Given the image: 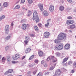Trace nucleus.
Wrapping results in <instances>:
<instances>
[{
	"label": "nucleus",
	"instance_id": "obj_34",
	"mask_svg": "<svg viewBox=\"0 0 76 76\" xmlns=\"http://www.w3.org/2000/svg\"><path fill=\"white\" fill-rule=\"evenodd\" d=\"M73 66L76 67V61H74L73 64Z\"/></svg>",
	"mask_w": 76,
	"mask_h": 76
},
{
	"label": "nucleus",
	"instance_id": "obj_53",
	"mask_svg": "<svg viewBox=\"0 0 76 76\" xmlns=\"http://www.w3.org/2000/svg\"><path fill=\"white\" fill-rule=\"evenodd\" d=\"M44 66L45 67H47L48 65H47L46 64H45V65H44Z\"/></svg>",
	"mask_w": 76,
	"mask_h": 76
},
{
	"label": "nucleus",
	"instance_id": "obj_33",
	"mask_svg": "<svg viewBox=\"0 0 76 76\" xmlns=\"http://www.w3.org/2000/svg\"><path fill=\"white\" fill-rule=\"evenodd\" d=\"M2 10H3V7H2V6H1V3H0V12H1Z\"/></svg>",
	"mask_w": 76,
	"mask_h": 76
},
{
	"label": "nucleus",
	"instance_id": "obj_11",
	"mask_svg": "<svg viewBox=\"0 0 76 76\" xmlns=\"http://www.w3.org/2000/svg\"><path fill=\"white\" fill-rule=\"evenodd\" d=\"M39 8L40 10L42 11L43 10V4H39Z\"/></svg>",
	"mask_w": 76,
	"mask_h": 76
},
{
	"label": "nucleus",
	"instance_id": "obj_56",
	"mask_svg": "<svg viewBox=\"0 0 76 76\" xmlns=\"http://www.w3.org/2000/svg\"><path fill=\"white\" fill-rule=\"evenodd\" d=\"M35 36V35L34 34H31V36L32 37H34Z\"/></svg>",
	"mask_w": 76,
	"mask_h": 76
},
{
	"label": "nucleus",
	"instance_id": "obj_24",
	"mask_svg": "<svg viewBox=\"0 0 76 76\" xmlns=\"http://www.w3.org/2000/svg\"><path fill=\"white\" fill-rule=\"evenodd\" d=\"M26 40L28 41V42L29 41V40H30L29 37L28 36H26Z\"/></svg>",
	"mask_w": 76,
	"mask_h": 76
},
{
	"label": "nucleus",
	"instance_id": "obj_57",
	"mask_svg": "<svg viewBox=\"0 0 76 76\" xmlns=\"http://www.w3.org/2000/svg\"><path fill=\"white\" fill-rule=\"evenodd\" d=\"M30 73H31V72H30V71H29V72H28V73H27V74H28V75H29V74H30Z\"/></svg>",
	"mask_w": 76,
	"mask_h": 76
},
{
	"label": "nucleus",
	"instance_id": "obj_63",
	"mask_svg": "<svg viewBox=\"0 0 76 76\" xmlns=\"http://www.w3.org/2000/svg\"><path fill=\"white\" fill-rule=\"evenodd\" d=\"M26 76H31V75H28Z\"/></svg>",
	"mask_w": 76,
	"mask_h": 76
},
{
	"label": "nucleus",
	"instance_id": "obj_37",
	"mask_svg": "<svg viewBox=\"0 0 76 76\" xmlns=\"http://www.w3.org/2000/svg\"><path fill=\"white\" fill-rule=\"evenodd\" d=\"M34 62L35 63H39V61L37 59H35L34 61Z\"/></svg>",
	"mask_w": 76,
	"mask_h": 76
},
{
	"label": "nucleus",
	"instance_id": "obj_48",
	"mask_svg": "<svg viewBox=\"0 0 76 76\" xmlns=\"http://www.w3.org/2000/svg\"><path fill=\"white\" fill-rule=\"evenodd\" d=\"M67 1L69 3H72V1L71 0H67Z\"/></svg>",
	"mask_w": 76,
	"mask_h": 76
},
{
	"label": "nucleus",
	"instance_id": "obj_54",
	"mask_svg": "<svg viewBox=\"0 0 76 76\" xmlns=\"http://www.w3.org/2000/svg\"><path fill=\"white\" fill-rule=\"evenodd\" d=\"M44 45H48L47 43V42H45V43L44 44Z\"/></svg>",
	"mask_w": 76,
	"mask_h": 76
},
{
	"label": "nucleus",
	"instance_id": "obj_35",
	"mask_svg": "<svg viewBox=\"0 0 76 76\" xmlns=\"http://www.w3.org/2000/svg\"><path fill=\"white\" fill-rule=\"evenodd\" d=\"M37 76H42V74L41 72H39L37 75Z\"/></svg>",
	"mask_w": 76,
	"mask_h": 76
},
{
	"label": "nucleus",
	"instance_id": "obj_36",
	"mask_svg": "<svg viewBox=\"0 0 76 76\" xmlns=\"http://www.w3.org/2000/svg\"><path fill=\"white\" fill-rule=\"evenodd\" d=\"M49 25V23H47V24H45V27H48V26Z\"/></svg>",
	"mask_w": 76,
	"mask_h": 76
},
{
	"label": "nucleus",
	"instance_id": "obj_39",
	"mask_svg": "<svg viewBox=\"0 0 76 76\" xmlns=\"http://www.w3.org/2000/svg\"><path fill=\"white\" fill-rule=\"evenodd\" d=\"M8 72L10 73H12V72H13V70L12 69H10L8 70Z\"/></svg>",
	"mask_w": 76,
	"mask_h": 76
},
{
	"label": "nucleus",
	"instance_id": "obj_15",
	"mask_svg": "<svg viewBox=\"0 0 76 76\" xmlns=\"http://www.w3.org/2000/svg\"><path fill=\"white\" fill-rule=\"evenodd\" d=\"M69 56H66V57L64 59L63 61L62 62V63H65V62L67 61V60H68V59H69Z\"/></svg>",
	"mask_w": 76,
	"mask_h": 76
},
{
	"label": "nucleus",
	"instance_id": "obj_22",
	"mask_svg": "<svg viewBox=\"0 0 76 76\" xmlns=\"http://www.w3.org/2000/svg\"><path fill=\"white\" fill-rule=\"evenodd\" d=\"M5 18V16L4 15H2L0 17V21H1L2 19H4Z\"/></svg>",
	"mask_w": 76,
	"mask_h": 76
},
{
	"label": "nucleus",
	"instance_id": "obj_61",
	"mask_svg": "<svg viewBox=\"0 0 76 76\" xmlns=\"http://www.w3.org/2000/svg\"><path fill=\"white\" fill-rule=\"evenodd\" d=\"M1 58V55H0V58Z\"/></svg>",
	"mask_w": 76,
	"mask_h": 76
},
{
	"label": "nucleus",
	"instance_id": "obj_23",
	"mask_svg": "<svg viewBox=\"0 0 76 76\" xmlns=\"http://www.w3.org/2000/svg\"><path fill=\"white\" fill-rule=\"evenodd\" d=\"M32 13V12L31 11H29L27 16L28 17L30 16L31 15Z\"/></svg>",
	"mask_w": 76,
	"mask_h": 76
},
{
	"label": "nucleus",
	"instance_id": "obj_38",
	"mask_svg": "<svg viewBox=\"0 0 76 76\" xmlns=\"http://www.w3.org/2000/svg\"><path fill=\"white\" fill-rule=\"evenodd\" d=\"M13 25H14V24H13V23L12 22L11 23V27L12 28H13Z\"/></svg>",
	"mask_w": 76,
	"mask_h": 76
},
{
	"label": "nucleus",
	"instance_id": "obj_2",
	"mask_svg": "<svg viewBox=\"0 0 76 76\" xmlns=\"http://www.w3.org/2000/svg\"><path fill=\"white\" fill-rule=\"evenodd\" d=\"M37 14V12L35 11L34 13V15L33 18V20H35L36 22L37 23L39 21V17L38 16Z\"/></svg>",
	"mask_w": 76,
	"mask_h": 76
},
{
	"label": "nucleus",
	"instance_id": "obj_46",
	"mask_svg": "<svg viewBox=\"0 0 76 76\" xmlns=\"http://www.w3.org/2000/svg\"><path fill=\"white\" fill-rule=\"evenodd\" d=\"M28 40H25L24 41V42H25V44L26 45L28 44Z\"/></svg>",
	"mask_w": 76,
	"mask_h": 76
},
{
	"label": "nucleus",
	"instance_id": "obj_21",
	"mask_svg": "<svg viewBox=\"0 0 76 76\" xmlns=\"http://www.w3.org/2000/svg\"><path fill=\"white\" fill-rule=\"evenodd\" d=\"M7 59L8 62L10 61V56H7Z\"/></svg>",
	"mask_w": 76,
	"mask_h": 76
},
{
	"label": "nucleus",
	"instance_id": "obj_41",
	"mask_svg": "<svg viewBox=\"0 0 76 76\" xmlns=\"http://www.w3.org/2000/svg\"><path fill=\"white\" fill-rule=\"evenodd\" d=\"M9 73H9V71H6L5 72V73H4V75H8V74H9Z\"/></svg>",
	"mask_w": 76,
	"mask_h": 76
},
{
	"label": "nucleus",
	"instance_id": "obj_17",
	"mask_svg": "<svg viewBox=\"0 0 76 76\" xmlns=\"http://www.w3.org/2000/svg\"><path fill=\"white\" fill-rule=\"evenodd\" d=\"M6 61V58L4 57H3L2 58L1 61L2 63L4 64Z\"/></svg>",
	"mask_w": 76,
	"mask_h": 76
},
{
	"label": "nucleus",
	"instance_id": "obj_28",
	"mask_svg": "<svg viewBox=\"0 0 76 76\" xmlns=\"http://www.w3.org/2000/svg\"><path fill=\"white\" fill-rule=\"evenodd\" d=\"M19 9V5H16L14 8V9Z\"/></svg>",
	"mask_w": 76,
	"mask_h": 76
},
{
	"label": "nucleus",
	"instance_id": "obj_59",
	"mask_svg": "<svg viewBox=\"0 0 76 76\" xmlns=\"http://www.w3.org/2000/svg\"><path fill=\"white\" fill-rule=\"evenodd\" d=\"M49 73H50V72H48L46 73V74L48 75Z\"/></svg>",
	"mask_w": 76,
	"mask_h": 76
},
{
	"label": "nucleus",
	"instance_id": "obj_64",
	"mask_svg": "<svg viewBox=\"0 0 76 76\" xmlns=\"http://www.w3.org/2000/svg\"><path fill=\"white\" fill-rule=\"evenodd\" d=\"M22 76V75H20V76Z\"/></svg>",
	"mask_w": 76,
	"mask_h": 76
},
{
	"label": "nucleus",
	"instance_id": "obj_3",
	"mask_svg": "<svg viewBox=\"0 0 76 76\" xmlns=\"http://www.w3.org/2000/svg\"><path fill=\"white\" fill-rule=\"evenodd\" d=\"M64 44L61 43L59 44L58 45H56L55 46V48L56 49L61 50H62L63 48Z\"/></svg>",
	"mask_w": 76,
	"mask_h": 76
},
{
	"label": "nucleus",
	"instance_id": "obj_45",
	"mask_svg": "<svg viewBox=\"0 0 76 76\" xmlns=\"http://www.w3.org/2000/svg\"><path fill=\"white\" fill-rule=\"evenodd\" d=\"M57 61V59H56V61H55V59H53V60L52 61V62L53 63H55V62H56Z\"/></svg>",
	"mask_w": 76,
	"mask_h": 76
},
{
	"label": "nucleus",
	"instance_id": "obj_7",
	"mask_svg": "<svg viewBox=\"0 0 76 76\" xmlns=\"http://www.w3.org/2000/svg\"><path fill=\"white\" fill-rule=\"evenodd\" d=\"M9 30V25H7L5 27V31L6 33H7Z\"/></svg>",
	"mask_w": 76,
	"mask_h": 76
},
{
	"label": "nucleus",
	"instance_id": "obj_5",
	"mask_svg": "<svg viewBox=\"0 0 76 76\" xmlns=\"http://www.w3.org/2000/svg\"><path fill=\"white\" fill-rule=\"evenodd\" d=\"M54 6L52 4L50 5L49 10L50 12H52L54 10Z\"/></svg>",
	"mask_w": 76,
	"mask_h": 76
},
{
	"label": "nucleus",
	"instance_id": "obj_4",
	"mask_svg": "<svg viewBox=\"0 0 76 76\" xmlns=\"http://www.w3.org/2000/svg\"><path fill=\"white\" fill-rule=\"evenodd\" d=\"M44 35L45 38H48L50 35V33L48 32H45L44 33Z\"/></svg>",
	"mask_w": 76,
	"mask_h": 76
},
{
	"label": "nucleus",
	"instance_id": "obj_32",
	"mask_svg": "<svg viewBox=\"0 0 76 76\" xmlns=\"http://www.w3.org/2000/svg\"><path fill=\"white\" fill-rule=\"evenodd\" d=\"M54 67H55L54 66H51L50 67V70H53V69H54Z\"/></svg>",
	"mask_w": 76,
	"mask_h": 76
},
{
	"label": "nucleus",
	"instance_id": "obj_29",
	"mask_svg": "<svg viewBox=\"0 0 76 76\" xmlns=\"http://www.w3.org/2000/svg\"><path fill=\"white\" fill-rule=\"evenodd\" d=\"M11 37V36H7L6 37V39H7V40H9V39H10Z\"/></svg>",
	"mask_w": 76,
	"mask_h": 76
},
{
	"label": "nucleus",
	"instance_id": "obj_20",
	"mask_svg": "<svg viewBox=\"0 0 76 76\" xmlns=\"http://www.w3.org/2000/svg\"><path fill=\"white\" fill-rule=\"evenodd\" d=\"M43 13L45 16H48V14L47 12V11H45L43 12Z\"/></svg>",
	"mask_w": 76,
	"mask_h": 76
},
{
	"label": "nucleus",
	"instance_id": "obj_18",
	"mask_svg": "<svg viewBox=\"0 0 76 76\" xmlns=\"http://www.w3.org/2000/svg\"><path fill=\"white\" fill-rule=\"evenodd\" d=\"M53 59H54L55 60V61H56V58L54 56H51L50 58V60L52 61Z\"/></svg>",
	"mask_w": 76,
	"mask_h": 76
},
{
	"label": "nucleus",
	"instance_id": "obj_51",
	"mask_svg": "<svg viewBox=\"0 0 76 76\" xmlns=\"http://www.w3.org/2000/svg\"><path fill=\"white\" fill-rule=\"evenodd\" d=\"M36 72H37V71L35 70L33 72V73L34 75H35L36 74Z\"/></svg>",
	"mask_w": 76,
	"mask_h": 76
},
{
	"label": "nucleus",
	"instance_id": "obj_30",
	"mask_svg": "<svg viewBox=\"0 0 76 76\" xmlns=\"http://www.w3.org/2000/svg\"><path fill=\"white\" fill-rule=\"evenodd\" d=\"M28 3L29 4H31L33 2V1H32V0H28Z\"/></svg>",
	"mask_w": 76,
	"mask_h": 76
},
{
	"label": "nucleus",
	"instance_id": "obj_43",
	"mask_svg": "<svg viewBox=\"0 0 76 76\" xmlns=\"http://www.w3.org/2000/svg\"><path fill=\"white\" fill-rule=\"evenodd\" d=\"M72 64V62L71 61H69L68 62V64L69 65H70V64Z\"/></svg>",
	"mask_w": 76,
	"mask_h": 76
},
{
	"label": "nucleus",
	"instance_id": "obj_60",
	"mask_svg": "<svg viewBox=\"0 0 76 76\" xmlns=\"http://www.w3.org/2000/svg\"><path fill=\"white\" fill-rule=\"evenodd\" d=\"M43 63H44V61H41V64H43Z\"/></svg>",
	"mask_w": 76,
	"mask_h": 76
},
{
	"label": "nucleus",
	"instance_id": "obj_26",
	"mask_svg": "<svg viewBox=\"0 0 76 76\" xmlns=\"http://www.w3.org/2000/svg\"><path fill=\"white\" fill-rule=\"evenodd\" d=\"M34 28L36 31H38L39 30L37 26H34Z\"/></svg>",
	"mask_w": 76,
	"mask_h": 76
},
{
	"label": "nucleus",
	"instance_id": "obj_6",
	"mask_svg": "<svg viewBox=\"0 0 76 76\" xmlns=\"http://www.w3.org/2000/svg\"><path fill=\"white\" fill-rule=\"evenodd\" d=\"M38 53L39 56V57H42V56H43L44 55V53L43 51L40 50H38Z\"/></svg>",
	"mask_w": 76,
	"mask_h": 76
},
{
	"label": "nucleus",
	"instance_id": "obj_62",
	"mask_svg": "<svg viewBox=\"0 0 76 76\" xmlns=\"http://www.w3.org/2000/svg\"><path fill=\"white\" fill-rule=\"evenodd\" d=\"M22 9H23V10L25 9V7H22Z\"/></svg>",
	"mask_w": 76,
	"mask_h": 76
},
{
	"label": "nucleus",
	"instance_id": "obj_52",
	"mask_svg": "<svg viewBox=\"0 0 76 76\" xmlns=\"http://www.w3.org/2000/svg\"><path fill=\"white\" fill-rule=\"evenodd\" d=\"M75 72V71L74 70H72L71 71V73H74Z\"/></svg>",
	"mask_w": 76,
	"mask_h": 76
},
{
	"label": "nucleus",
	"instance_id": "obj_49",
	"mask_svg": "<svg viewBox=\"0 0 76 76\" xmlns=\"http://www.w3.org/2000/svg\"><path fill=\"white\" fill-rule=\"evenodd\" d=\"M50 60V57L49 56L47 58V61H49Z\"/></svg>",
	"mask_w": 76,
	"mask_h": 76
},
{
	"label": "nucleus",
	"instance_id": "obj_50",
	"mask_svg": "<svg viewBox=\"0 0 76 76\" xmlns=\"http://www.w3.org/2000/svg\"><path fill=\"white\" fill-rule=\"evenodd\" d=\"M25 1V0H21V3H24Z\"/></svg>",
	"mask_w": 76,
	"mask_h": 76
},
{
	"label": "nucleus",
	"instance_id": "obj_25",
	"mask_svg": "<svg viewBox=\"0 0 76 76\" xmlns=\"http://www.w3.org/2000/svg\"><path fill=\"white\" fill-rule=\"evenodd\" d=\"M34 54H33L29 58V59H28V60H32V58H34Z\"/></svg>",
	"mask_w": 76,
	"mask_h": 76
},
{
	"label": "nucleus",
	"instance_id": "obj_58",
	"mask_svg": "<svg viewBox=\"0 0 76 76\" xmlns=\"http://www.w3.org/2000/svg\"><path fill=\"white\" fill-rule=\"evenodd\" d=\"M50 20H51V19H49L48 20H47V21L48 22H49V21H50Z\"/></svg>",
	"mask_w": 76,
	"mask_h": 76
},
{
	"label": "nucleus",
	"instance_id": "obj_44",
	"mask_svg": "<svg viewBox=\"0 0 76 76\" xmlns=\"http://www.w3.org/2000/svg\"><path fill=\"white\" fill-rule=\"evenodd\" d=\"M38 25L40 28H41L42 27V24L40 23L38 24Z\"/></svg>",
	"mask_w": 76,
	"mask_h": 76
},
{
	"label": "nucleus",
	"instance_id": "obj_55",
	"mask_svg": "<svg viewBox=\"0 0 76 76\" xmlns=\"http://www.w3.org/2000/svg\"><path fill=\"white\" fill-rule=\"evenodd\" d=\"M26 57V56H23L22 58V60H23V59L25 58Z\"/></svg>",
	"mask_w": 76,
	"mask_h": 76
},
{
	"label": "nucleus",
	"instance_id": "obj_14",
	"mask_svg": "<svg viewBox=\"0 0 76 76\" xmlns=\"http://www.w3.org/2000/svg\"><path fill=\"white\" fill-rule=\"evenodd\" d=\"M64 48L67 50H68L70 48V45L69 44H67L64 46Z\"/></svg>",
	"mask_w": 76,
	"mask_h": 76
},
{
	"label": "nucleus",
	"instance_id": "obj_8",
	"mask_svg": "<svg viewBox=\"0 0 76 76\" xmlns=\"http://www.w3.org/2000/svg\"><path fill=\"white\" fill-rule=\"evenodd\" d=\"M27 25L25 24H23L22 25L21 28L23 30H26V28H27Z\"/></svg>",
	"mask_w": 76,
	"mask_h": 76
},
{
	"label": "nucleus",
	"instance_id": "obj_19",
	"mask_svg": "<svg viewBox=\"0 0 76 76\" xmlns=\"http://www.w3.org/2000/svg\"><path fill=\"white\" fill-rule=\"evenodd\" d=\"M64 7L63 6H60V7L59 8V10L60 11H63L64 9Z\"/></svg>",
	"mask_w": 76,
	"mask_h": 76
},
{
	"label": "nucleus",
	"instance_id": "obj_31",
	"mask_svg": "<svg viewBox=\"0 0 76 76\" xmlns=\"http://www.w3.org/2000/svg\"><path fill=\"white\" fill-rule=\"evenodd\" d=\"M9 46H6L5 48V50L6 51H7L9 50Z\"/></svg>",
	"mask_w": 76,
	"mask_h": 76
},
{
	"label": "nucleus",
	"instance_id": "obj_13",
	"mask_svg": "<svg viewBox=\"0 0 76 76\" xmlns=\"http://www.w3.org/2000/svg\"><path fill=\"white\" fill-rule=\"evenodd\" d=\"M19 58V54H16L15 55V57L13 58V60H17Z\"/></svg>",
	"mask_w": 76,
	"mask_h": 76
},
{
	"label": "nucleus",
	"instance_id": "obj_42",
	"mask_svg": "<svg viewBox=\"0 0 76 76\" xmlns=\"http://www.w3.org/2000/svg\"><path fill=\"white\" fill-rule=\"evenodd\" d=\"M67 19H69V20H71V19H72V18L70 16H69L68 18H67Z\"/></svg>",
	"mask_w": 76,
	"mask_h": 76
},
{
	"label": "nucleus",
	"instance_id": "obj_10",
	"mask_svg": "<svg viewBox=\"0 0 76 76\" xmlns=\"http://www.w3.org/2000/svg\"><path fill=\"white\" fill-rule=\"evenodd\" d=\"M61 70L60 69H58L56 71L55 75L57 76L60 75L61 73Z\"/></svg>",
	"mask_w": 76,
	"mask_h": 76
},
{
	"label": "nucleus",
	"instance_id": "obj_16",
	"mask_svg": "<svg viewBox=\"0 0 76 76\" xmlns=\"http://www.w3.org/2000/svg\"><path fill=\"white\" fill-rule=\"evenodd\" d=\"M70 27L71 28L73 29L75 28L76 26L75 24H73L70 25Z\"/></svg>",
	"mask_w": 76,
	"mask_h": 76
},
{
	"label": "nucleus",
	"instance_id": "obj_1",
	"mask_svg": "<svg viewBox=\"0 0 76 76\" xmlns=\"http://www.w3.org/2000/svg\"><path fill=\"white\" fill-rule=\"evenodd\" d=\"M66 34L62 32L60 33L58 36V39L54 40L55 43H57L61 42V40L64 39L66 38Z\"/></svg>",
	"mask_w": 76,
	"mask_h": 76
},
{
	"label": "nucleus",
	"instance_id": "obj_12",
	"mask_svg": "<svg viewBox=\"0 0 76 76\" xmlns=\"http://www.w3.org/2000/svg\"><path fill=\"white\" fill-rule=\"evenodd\" d=\"M31 50V48L30 47L28 48H27L25 51L26 53H28L30 52Z\"/></svg>",
	"mask_w": 76,
	"mask_h": 76
},
{
	"label": "nucleus",
	"instance_id": "obj_47",
	"mask_svg": "<svg viewBox=\"0 0 76 76\" xmlns=\"http://www.w3.org/2000/svg\"><path fill=\"white\" fill-rule=\"evenodd\" d=\"M56 55L57 56H58V57H59V56H61V54L59 53H58Z\"/></svg>",
	"mask_w": 76,
	"mask_h": 76
},
{
	"label": "nucleus",
	"instance_id": "obj_9",
	"mask_svg": "<svg viewBox=\"0 0 76 76\" xmlns=\"http://www.w3.org/2000/svg\"><path fill=\"white\" fill-rule=\"evenodd\" d=\"M66 24L68 25H70L73 24L74 23V21L73 20H67L66 22Z\"/></svg>",
	"mask_w": 76,
	"mask_h": 76
},
{
	"label": "nucleus",
	"instance_id": "obj_27",
	"mask_svg": "<svg viewBox=\"0 0 76 76\" xmlns=\"http://www.w3.org/2000/svg\"><path fill=\"white\" fill-rule=\"evenodd\" d=\"M3 6L4 7H7L8 6V4L7 3V2H5L3 4Z\"/></svg>",
	"mask_w": 76,
	"mask_h": 76
},
{
	"label": "nucleus",
	"instance_id": "obj_40",
	"mask_svg": "<svg viewBox=\"0 0 76 76\" xmlns=\"http://www.w3.org/2000/svg\"><path fill=\"white\" fill-rule=\"evenodd\" d=\"M18 61H12V64H15V63H18Z\"/></svg>",
	"mask_w": 76,
	"mask_h": 76
}]
</instances>
